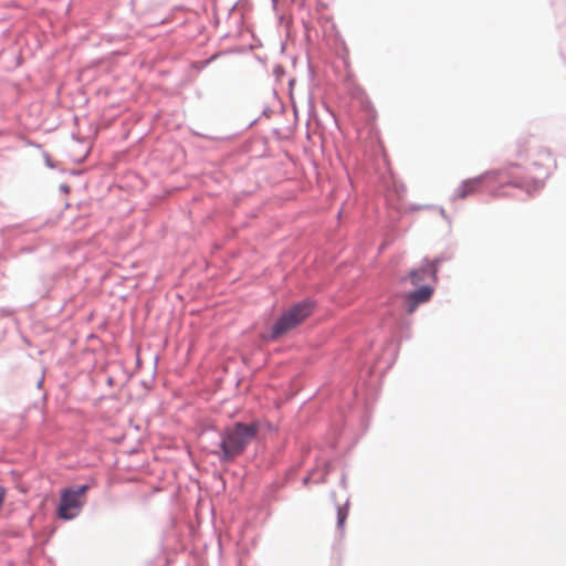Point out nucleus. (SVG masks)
<instances>
[{"instance_id": "obj_2", "label": "nucleus", "mask_w": 566, "mask_h": 566, "mask_svg": "<svg viewBox=\"0 0 566 566\" xmlns=\"http://www.w3.org/2000/svg\"><path fill=\"white\" fill-rule=\"evenodd\" d=\"M313 310L314 302L310 300L296 303L295 305L290 307L277 318V321L273 325L270 339H277L279 337L285 335L286 333L298 326L313 313Z\"/></svg>"}, {"instance_id": "obj_7", "label": "nucleus", "mask_w": 566, "mask_h": 566, "mask_svg": "<svg viewBox=\"0 0 566 566\" xmlns=\"http://www.w3.org/2000/svg\"><path fill=\"white\" fill-rule=\"evenodd\" d=\"M538 157H539V160L533 161V165L535 167H539V168H543L546 171H548L549 168L552 167V165L554 164V159L552 158L551 154L547 151H542L538 154Z\"/></svg>"}, {"instance_id": "obj_3", "label": "nucleus", "mask_w": 566, "mask_h": 566, "mask_svg": "<svg viewBox=\"0 0 566 566\" xmlns=\"http://www.w3.org/2000/svg\"><path fill=\"white\" fill-rule=\"evenodd\" d=\"M87 491L86 485L74 489H65L61 492V501L57 507V515L63 520L74 518L84 505V497Z\"/></svg>"}, {"instance_id": "obj_6", "label": "nucleus", "mask_w": 566, "mask_h": 566, "mask_svg": "<svg viewBox=\"0 0 566 566\" xmlns=\"http://www.w3.org/2000/svg\"><path fill=\"white\" fill-rule=\"evenodd\" d=\"M437 264L433 261H427L421 268L410 273L412 285H419L428 279L436 280Z\"/></svg>"}, {"instance_id": "obj_1", "label": "nucleus", "mask_w": 566, "mask_h": 566, "mask_svg": "<svg viewBox=\"0 0 566 566\" xmlns=\"http://www.w3.org/2000/svg\"><path fill=\"white\" fill-rule=\"evenodd\" d=\"M259 431L256 422H237L227 428L222 434L221 449L224 460H232L240 455L245 448L255 439Z\"/></svg>"}, {"instance_id": "obj_8", "label": "nucleus", "mask_w": 566, "mask_h": 566, "mask_svg": "<svg viewBox=\"0 0 566 566\" xmlns=\"http://www.w3.org/2000/svg\"><path fill=\"white\" fill-rule=\"evenodd\" d=\"M348 517L347 505L337 507V528L343 532L345 522Z\"/></svg>"}, {"instance_id": "obj_4", "label": "nucleus", "mask_w": 566, "mask_h": 566, "mask_svg": "<svg viewBox=\"0 0 566 566\" xmlns=\"http://www.w3.org/2000/svg\"><path fill=\"white\" fill-rule=\"evenodd\" d=\"M490 178H495L494 172H485L479 177L464 180L458 187L455 197L464 199L465 197L478 192L482 188L484 181H486Z\"/></svg>"}, {"instance_id": "obj_5", "label": "nucleus", "mask_w": 566, "mask_h": 566, "mask_svg": "<svg viewBox=\"0 0 566 566\" xmlns=\"http://www.w3.org/2000/svg\"><path fill=\"white\" fill-rule=\"evenodd\" d=\"M433 293L432 287L422 285L407 295V312L412 313L421 303L428 302Z\"/></svg>"}]
</instances>
